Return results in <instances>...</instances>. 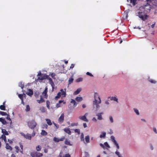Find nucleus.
<instances>
[{"instance_id": "obj_1", "label": "nucleus", "mask_w": 157, "mask_h": 157, "mask_svg": "<svg viewBox=\"0 0 157 157\" xmlns=\"http://www.w3.org/2000/svg\"><path fill=\"white\" fill-rule=\"evenodd\" d=\"M151 8V6L147 3L145 5L140 6L136 14L142 20L145 21L147 19L148 16L144 13L149 12Z\"/></svg>"}, {"instance_id": "obj_2", "label": "nucleus", "mask_w": 157, "mask_h": 157, "mask_svg": "<svg viewBox=\"0 0 157 157\" xmlns=\"http://www.w3.org/2000/svg\"><path fill=\"white\" fill-rule=\"evenodd\" d=\"M110 139L112 142L113 143L114 146L117 148L115 152V154L118 157H123L120 152L118 151V150L120 149V146L118 143L115 139V137L113 136H110Z\"/></svg>"}, {"instance_id": "obj_3", "label": "nucleus", "mask_w": 157, "mask_h": 157, "mask_svg": "<svg viewBox=\"0 0 157 157\" xmlns=\"http://www.w3.org/2000/svg\"><path fill=\"white\" fill-rule=\"evenodd\" d=\"M101 103V100L98 101H93V109L95 110H98L100 107L99 104Z\"/></svg>"}, {"instance_id": "obj_4", "label": "nucleus", "mask_w": 157, "mask_h": 157, "mask_svg": "<svg viewBox=\"0 0 157 157\" xmlns=\"http://www.w3.org/2000/svg\"><path fill=\"white\" fill-rule=\"evenodd\" d=\"M36 123L34 120H33L28 123L29 127L31 129L34 128L36 126Z\"/></svg>"}, {"instance_id": "obj_5", "label": "nucleus", "mask_w": 157, "mask_h": 157, "mask_svg": "<svg viewBox=\"0 0 157 157\" xmlns=\"http://www.w3.org/2000/svg\"><path fill=\"white\" fill-rule=\"evenodd\" d=\"M100 146L103 148L104 149H107L108 150L109 148H110V146L108 143L107 142H105L104 143V144H103L101 143H100Z\"/></svg>"}, {"instance_id": "obj_6", "label": "nucleus", "mask_w": 157, "mask_h": 157, "mask_svg": "<svg viewBox=\"0 0 157 157\" xmlns=\"http://www.w3.org/2000/svg\"><path fill=\"white\" fill-rule=\"evenodd\" d=\"M31 155L33 157H41L43 156V154L37 152H32L31 153Z\"/></svg>"}, {"instance_id": "obj_7", "label": "nucleus", "mask_w": 157, "mask_h": 157, "mask_svg": "<svg viewBox=\"0 0 157 157\" xmlns=\"http://www.w3.org/2000/svg\"><path fill=\"white\" fill-rule=\"evenodd\" d=\"M35 132L34 131H33L32 134V136H34L35 135ZM24 136L25 138L29 140H31L32 137L31 135L29 134H27L26 135H24Z\"/></svg>"}, {"instance_id": "obj_8", "label": "nucleus", "mask_w": 157, "mask_h": 157, "mask_svg": "<svg viewBox=\"0 0 157 157\" xmlns=\"http://www.w3.org/2000/svg\"><path fill=\"white\" fill-rule=\"evenodd\" d=\"M94 101H98L101 100L97 92H95L94 95Z\"/></svg>"}, {"instance_id": "obj_9", "label": "nucleus", "mask_w": 157, "mask_h": 157, "mask_svg": "<svg viewBox=\"0 0 157 157\" xmlns=\"http://www.w3.org/2000/svg\"><path fill=\"white\" fill-rule=\"evenodd\" d=\"M64 113L61 114L60 116L58 119V122L60 123H62L63 122L64 120Z\"/></svg>"}, {"instance_id": "obj_10", "label": "nucleus", "mask_w": 157, "mask_h": 157, "mask_svg": "<svg viewBox=\"0 0 157 157\" xmlns=\"http://www.w3.org/2000/svg\"><path fill=\"white\" fill-rule=\"evenodd\" d=\"M103 114V112L99 113H97L96 116L98 117L97 119L98 120H101L103 119L102 115Z\"/></svg>"}, {"instance_id": "obj_11", "label": "nucleus", "mask_w": 157, "mask_h": 157, "mask_svg": "<svg viewBox=\"0 0 157 157\" xmlns=\"http://www.w3.org/2000/svg\"><path fill=\"white\" fill-rule=\"evenodd\" d=\"M78 118L82 120L87 122H88V120L87 119L86 117L85 116H80Z\"/></svg>"}, {"instance_id": "obj_12", "label": "nucleus", "mask_w": 157, "mask_h": 157, "mask_svg": "<svg viewBox=\"0 0 157 157\" xmlns=\"http://www.w3.org/2000/svg\"><path fill=\"white\" fill-rule=\"evenodd\" d=\"M60 92L61 93V95L63 97H65V95L66 94V89H65L64 90H63V89H61L60 90Z\"/></svg>"}, {"instance_id": "obj_13", "label": "nucleus", "mask_w": 157, "mask_h": 157, "mask_svg": "<svg viewBox=\"0 0 157 157\" xmlns=\"http://www.w3.org/2000/svg\"><path fill=\"white\" fill-rule=\"evenodd\" d=\"M0 121L4 125L6 124H7L6 121L3 117L0 118Z\"/></svg>"}, {"instance_id": "obj_14", "label": "nucleus", "mask_w": 157, "mask_h": 157, "mask_svg": "<svg viewBox=\"0 0 157 157\" xmlns=\"http://www.w3.org/2000/svg\"><path fill=\"white\" fill-rule=\"evenodd\" d=\"M33 92L32 90L30 89H29V90H28V91L26 93V94L30 96H32V95H33Z\"/></svg>"}, {"instance_id": "obj_15", "label": "nucleus", "mask_w": 157, "mask_h": 157, "mask_svg": "<svg viewBox=\"0 0 157 157\" xmlns=\"http://www.w3.org/2000/svg\"><path fill=\"white\" fill-rule=\"evenodd\" d=\"M82 89L81 88H79L77 89L74 92V95H77L81 91Z\"/></svg>"}, {"instance_id": "obj_16", "label": "nucleus", "mask_w": 157, "mask_h": 157, "mask_svg": "<svg viewBox=\"0 0 157 157\" xmlns=\"http://www.w3.org/2000/svg\"><path fill=\"white\" fill-rule=\"evenodd\" d=\"M106 133L105 132H101V134L100 136V137L101 138H105V137Z\"/></svg>"}, {"instance_id": "obj_17", "label": "nucleus", "mask_w": 157, "mask_h": 157, "mask_svg": "<svg viewBox=\"0 0 157 157\" xmlns=\"http://www.w3.org/2000/svg\"><path fill=\"white\" fill-rule=\"evenodd\" d=\"M2 132L3 133V135H8L9 133L5 129H2Z\"/></svg>"}, {"instance_id": "obj_18", "label": "nucleus", "mask_w": 157, "mask_h": 157, "mask_svg": "<svg viewBox=\"0 0 157 157\" xmlns=\"http://www.w3.org/2000/svg\"><path fill=\"white\" fill-rule=\"evenodd\" d=\"M40 100H37V101L39 103H42L44 101V100L42 95L40 96Z\"/></svg>"}, {"instance_id": "obj_19", "label": "nucleus", "mask_w": 157, "mask_h": 157, "mask_svg": "<svg viewBox=\"0 0 157 157\" xmlns=\"http://www.w3.org/2000/svg\"><path fill=\"white\" fill-rule=\"evenodd\" d=\"M110 100L111 101H116L117 103L118 102V98L114 96H112L110 98Z\"/></svg>"}, {"instance_id": "obj_20", "label": "nucleus", "mask_w": 157, "mask_h": 157, "mask_svg": "<svg viewBox=\"0 0 157 157\" xmlns=\"http://www.w3.org/2000/svg\"><path fill=\"white\" fill-rule=\"evenodd\" d=\"M65 144L66 145L71 146V144L70 143V141L68 139H66L65 141Z\"/></svg>"}, {"instance_id": "obj_21", "label": "nucleus", "mask_w": 157, "mask_h": 157, "mask_svg": "<svg viewBox=\"0 0 157 157\" xmlns=\"http://www.w3.org/2000/svg\"><path fill=\"white\" fill-rule=\"evenodd\" d=\"M74 80V79L73 78V76H71L70 78L68 80V85L72 83Z\"/></svg>"}, {"instance_id": "obj_22", "label": "nucleus", "mask_w": 157, "mask_h": 157, "mask_svg": "<svg viewBox=\"0 0 157 157\" xmlns=\"http://www.w3.org/2000/svg\"><path fill=\"white\" fill-rule=\"evenodd\" d=\"M46 77L44 75L43 76H40L37 79V80L38 81V80H42L44 79H45L46 78Z\"/></svg>"}, {"instance_id": "obj_23", "label": "nucleus", "mask_w": 157, "mask_h": 157, "mask_svg": "<svg viewBox=\"0 0 157 157\" xmlns=\"http://www.w3.org/2000/svg\"><path fill=\"white\" fill-rule=\"evenodd\" d=\"M6 148L7 149H9L10 150H12V148L10 146L8 143H6Z\"/></svg>"}, {"instance_id": "obj_24", "label": "nucleus", "mask_w": 157, "mask_h": 157, "mask_svg": "<svg viewBox=\"0 0 157 157\" xmlns=\"http://www.w3.org/2000/svg\"><path fill=\"white\" fill-rule=\"evenodd\" d=\"M109 119L110 123L111 124L113 123L114 122V120L113 117L111 116H109Z\"/></svg>"}, {"instance_id": "obj_25", "label": "nucleus", "mask_w": 157, "mask_h": 157, "mask_svg": "<svg viewBox=\"0 0 157 157\" xmlns=\"http://www.w3.org/2000/svg\"><path fill=\"white\" fill-rule=\"evenodd\" d=\"M41 135H42L43 136H46L47 135L48 133H47V132L46 131H45L44 130H43L41 131Z\"/></svg>"}, {"instance_id": "obj_26", "label": "nucleus", "mask_w": 157, "mask_h": 157, "mask_svg": "<svg viewBox=\"0 0 157 157\" xmlns=\"http://www.w3.org/2000/svg\"><path fill=\"white\" fill-rule=\"evenodd\" d=\"M64 130L65 132L69 134L71 133V131L68 128H65L64 129Z\"/></svg>"}, {"instance_id": "obj_27", "label": "nucleus", "mask_w": 157, "mask_h": 157, "mask_svg": "<svg viewBox=\"0 0 157 157\" xmlns=\"http://www.w3.org/2000/svg\"><path fill=\"white\" fill-rule=\"evenodd\" d=\"M85 140L87 143H89L90 142V137L89 136H86L85 137Z\"/></svg>"}, {"instance_id": "obj_28", "label": "nucleus", "mask_w": 157, "mask_h": 157, "mask_svg": "<svg viewBox=\"0 0 157 157\" xmlns=\"http://www.w3.org/2000/svg\"><path fill=\"white\" fill-rule=\"evenodd\" d=\"M61 93L60 92H59L57 94V95L55 97V99L56 100H57L59 98L60 96H61Z\"/></svg>"}, {"instance_id": "obj_29", "label": "nucleus", "mask_w": 157, "mask_h": 157, "mask_svg": "<svg viewBox=\"0 0 157 157\" xmlns=\"http://www.w3.org/2000/svg\"><path fill=\"white\" fill-rule=\"evenodd\" d=\"M148 81L152 83L155 84L156 82V81L153 79L150 78H148Z\"/></svg>"}, {"instance_id": "obj_30", "label": "nucleus", "mask_w": 157, "mask_h": 157, "mask_svg": "<svg viewBox=\"0 0 157 157\" xmlns=\"http://www.w3.org/2000/svg\"><path fill=\"white\" fill-rule=\"evenodd\" d=\"M82 100V97H77L75 98V100L78 101H81Z\"/></svg>"}, {"instance_id": "obj_31", "label": "nucleus", "mask_w": 157, "mask_h": 157, "mask_svg": "<svg viewBox=\"0 0 157 157\" xmlns=\"http://www.w3.org/2000/svg\"><path fill=\"white\" fill-rule=\"evenodd\" d=\"M40 110L42 112L44 113L45 111V109L44 107L41 106L40 108Z\"/></svg>"}, {"instance_id": "obj_32", "label": "nucleus", "mask_w": 157, "mask_h": 157, "mask_svg": "<svg viewBox=\"0 0 157 157\" xmlns=\"http://www.w3.org/2000/svg\"><path fill=\"white\" fill-rule=\"evenodd\" d=\"M71 103L73 104L75 106L77 104V103L73 99H71Z\"/></svg>"}, {"instance_id": "obj_33", "label": "nucleus", "mask_w": 157, "mask_h": 157, "mask_svg": "<svg viewBox=\"0 0 157 157\" xmlns=\"http://www.w3.org/2000/svg\"><path fill=\"white\" fill-rule=\"evenodd\" d=\"M18 86L21 87L22 89H23L24 87V84L22 82H20L19 83Z\"/></svg>"}, {"instance_id": "obj_34", "label": "nucleus", "mask_w": 157, "mask_h": 157, "mask_svg": "<svg viewBox=\"0 0 157 157\" xmlns=\"http://www.w3.org/2000/svg\"><path fill=\"white\" fill-rule=\"evenodd\" d=\"M133 110L136 115H140L139 111L136 108H134Z\"/></svg>"}, {"instance_id": "obj_35", "label": "nucleus", "mask_w": 157, "mask_h": 157, "mask_svg": "<svg viewBox=\"0 0 157 157\" xmlns=\"http://www.w3.org/2000/svg\"><path fill=\"white\" fill-rule=\"evenodd\" d=\"M46 121L47 122V124L49 125H52V123L51 122V121L49 119H46Z\"/></svg>"}, {"instance_id": "obj_36", "label": "nucleus", "mask_w": 157, "mask_h": 157, "mask_svg": "<svg viewBox=\"0 0 157 157\" xmlns=\"http://www.w3.org/2000/svg\"><path fill=\"white\" fill-rule=\"evenodd\" d=\"M41 149V147L40 145H38L36 146V149L37 151H40Z\"/></svg>"}, {"instance_id": "obj_37", "label": "nucleus", "mask_w": 157, "mask_h": 157, "mask_svg": "<svg viewBox=\"0 0 157 157\" xmlns=\"http://www.w3.org/2000/svg\"><path fill=\"white\" fill-rule=\"evenodd\" d=\"M80 139L81 141H84V134L83 133H81L80 136Z\"/></svg>"}, {"instance_id": "obj_38", "label": "nucleus", "mask_w": 157, "mask_h": 157, "mask_svg": "<svg viewBox=\"0 0 157 157\" xmlns=\"http://www.w3.org/2000/svg\"><path fill=\"white\" fill-rule=\"evenodd\" d=\"M0 109L2 110H6L5 105H1L0 106Z\"/></svg>"}, {"instance_id": "obj_39", "label": "nucleus", "mask_w": 157, "mask_h": 157, "mask_svg": "<svg viewBox=\"0 0 157 157\" xmlns=\"http://www.w3.org/2000/svg\"><path fill=\"white\" fill-rule=\"evenodd\" d=\"M83 78H79L76 80V82H78L82 81Z\"/></svg>"}, {"instance_id": "obj_40", "label": "nucleus", "mask_w": 157, "mask_h": 157, "mask_svg": "<svg viewBox=\"0 0 157 157\" xmlns=\"http://www.w3.org/2000/svg\"><path fill=\"white\" fill-rule=\"evenodd\" d=\"M30 110V108L29 105H27L26 106V108L25 109V110L26 112H28Z\"/></svg>"}, {"instance_id": "obj_41", "label": "nucleus", "mask_w": 157, "mask_h": 157, "mask_svg": "<svg viewBox=\"0 0 157 157\" xmlns=\"http://www.w3.org/2000/svg\"><path fill=\"white\" fill-rule=\"evenodd\" d=\"M53 140L54 141L56 142H59V139L57 138H56V137H54Z\"/></svg>"}, {"instance_id": "obj_42", "label": "nucleus", "mask_w": 157, "mask_h": 157, "mask_svg": "<svg viewBox=\"0 0 157 157\" xmlns=\"http://www.w3.org/2000/svg\"><path fill=\"white\" fill-rule=\"evenodd\" d=\"M42 95L43 96L45 97L46 98L48 95H47V92L45 91H44L42 93Z\"/></svg>"}, {"instance_id": "obj_43", "label": "nucleus", "mask_w": 157, "mask_h": 157, "mask_svg": "<svg viewBox=\"0 0 157 157\" xmlns=\"http://www.w3.org/2000/svg\"><path fill=\"white\" fill-rule=\"evenodd\" d=\"M0 114L2 116H5L6 115H7V114L5 112L2 111H0Z\"/></svg>"}, {"instance_id": "obj_44", "label": "nucleus", "mask_w": 157, "mask_h": 157, "mask_svg": "<svg viewBox=\"0 0 157 157\" xmlns=\"http://www.w3.org/2000/svg\"><path fill=\"white\" fill-rule=\"evenodd\" d=\"M149 147H150V149L151 150H153L154 149V147L152 145V144H149Z\"/></svg>"}, {"instance_id": "obj_45", "label": "nucleus", "mask_w": 157, "mask_h": 157, "mask_svg": "<svg viewBox=\"0 0 157 157\" xmlns=\"http://www.w3.org/2000/svg\"><path fill=\"white\" fill-rule=\"evenodd\" d=\"M1 138L2 140H6V136L4 135H2Z\"/></svg>"}, {"instance_id": "obj_46", "label": "nucleus", "mask_w": 157, "mask_h": 157, "mask_svg": "<svg viewBox=\"0 0 157 157\" xmlns=\"http://www.w3.org/2000/svg\"><path fill=\"white\" fill-rule=\"evenodd\" d=\"M85 155V157H90V155L89 153L87 152H84Z\"/></svg>"}, {"instance_id": "obj_47", "label": "nucleus", "mask_w": 157, "mask_h": 157, "mask_svg": "<svg viewBox=\"0 0 157 157\" xmlns=\"http://www.w3.org/2000/svg\"><path fill=\"white\" fill-rule=\"evenodd\" d=\"M75 132H77L78 134H80V131L79 129H76L75 130Z\"/></svg>"}, {"instance_id": "obj_48", "label": "nucleus", "mask_w": 157, "mask_h": 157, "mask_svg": "<svg viewBox=\"0 0 157 157\" xmlns=\"http://www.w3.org/2000/svg\"><path fill=\"white\" fill-rule=\"evenodd\" d=\"M6 115H7V116L6 117V119L7 120H9V121H11V122H10V124H11L12 123V121H11V119L10 118V117L9 115H8V114H7Z\"/></svg>"}, {"instance_id": "obj_49", "label": "nucleus", "mask_w": 157, "mask_h": 157, "mask_svg": "<svg viewBox=\"0 0 157 157\" xmlns=\"http://www.w3.org/2000/svg\"><path fill=\"white\" fill-rule=\"evenodd\" d=\"M137 0H132L131 3H132L133 5H135L136 3Z\"/></svg>"}, {"instance_id": "obj_50", "label": "nucleus", "mask_w": 157, "mask_h": 157, "mask_svg": "<svg viewBox=\"0 0 157 157\" xmlns=\"http://www.w3.org/2000/svg\"><path fill=\"white\" fill-rule=\"evenodd\" d=\"M46 104H47V108L48 109H50V106H49V102L48 101H46Z\"/></svg>"}, {"instance_id": "obj_51", "label": "nucleus", "mask_w": 157, "mask_h": 157, "mask_svg": "<svg viewBox=\"0 0 157 157\" xmlns=\"http://www.w3.org/2000/svg\"><path fill=\"white\" fill-rule=\"evenodd\" d=\"M18 96L21 100H22V99H23V97L22 94H19Z\"/></svg>"}, {"instance_id": "obj_52", "label": "nucleus", "mask_w": 157, "mask_h": 157, "mask_svg": "<svg viewBox=\"0 0 157 157\" xmlns=\"http://www.w3.org/2000/svg\"><path fill=\"white\" fill-rule=\"evenodd\" d=\"M15 148L16 149V152L18 153V152L19 150V147L18 146H16L15 147Z\"/></svg>"}, {"instance_id": "obj_53", "label": "nucleus", "mask_w": 157, "mask_h": 157, "mask_svg": "<svg viewBox=\"0 0 157 157\" xmlns=\"http://www.w3.org/2000/svg\"><path fill=\"white\" fill-rule=\"evenodd\" d=\"M39 94V93L38 92H35L34 93L35 96L36 98H37L38 97Z\"/></svg>"}, {"instance_id": "obj_54", "label": "nucleus", "mask_w": 157, "mask_h": 157, "mask_svg": "<svg viewBox=\"0 0 157 157\" xmlns=\"http://www.w3.org/2000/svg\"><path fill=\"white\" fill-rule=\"evenodd\" d=\"M48 126L47 124H45L43 125L42 128H47Z\"/></svg>"}, {"instance_id": "obj_55", "label": "nucleus", "mask_w": 157, "mask_h": 157, "mask_svg": "<svg viewBox=\"0 0 157 157\" xmlns=\"http://www.w3.org/2000/svg\"><path fill=\"white\" fill-rule=\"evenodd\" d=\"M53 124L56 127V128H59V125H58V124H56L54 122L53 123Z\"/></svg>"}, {"instance_id": "obj_56", "label": "nucleus", "mask_w": 157, "mask_h": 157, "mask_svg": "<svg viewBox=\"0 0 157 157\" xmlns=\"http://www.w3.org/2000/svg\"><path fill=\"white\" fill-rule=\"evenodd\" d=\"M86 75H88L90 76L91 77H93V75L90 73L89 72H87L86 73Z\"/></svg>"}, {"instance_id": "obj_57", "label": "nucleus", "mask_w": 157, "mask_h": 157, "mask_svg": "<svg viewBox=\"0 0 157 157\" xmlns=\"http://www.w3.org/2000/svg\"><path fill=\"white\" fill-rule=\"evenodd\" d=\"M153 130L156 134L157 133V131L155 127H154L153 128Z\"/></svg>"}, {"instance_id": "obj_58", "label": "nucleus", "mask_w": 157, "mask_h": 157, "mask_svg": "<svg viewBox=\"0 0 157 157\" xmlns=\"http://www.w3.org/2000/svg\"><path fill=\"white\" fill-rule=\"evenodd\" d=\"M63 157H71V156L69 154H67L63 156Z\"/></svg>"}, {"instance_id": "obj_59", "label": "nucleus", "mask_w": 157, "mask_h": 157, "mask_svg": "<svg viewBox=\"0 0 157 157\" xmlns=\"http://www.w3.org/2000/svg\"><path fill=\"white\" fill-rule=\"evenodd\" d=\"M49 83L51 85V86L53 87V86L54 85V83L53 82L52 80L49 82Z\"/></svg>"}, {"instance_id": "obj_60", "label": "nucleus", "mask_w": 157, "mask_h": 157, "mask_svg": "<svg viewBox=\"0 0 157 157\" xmlns=\"http://www.w3.org/2000/svg\"><path fill=\"white\" fill-rule=\"evenodd\" d=\"M64 139H65V137L64 136H63V137H61L60 139H59V141H63L64 140Z\"/></svg>"}, {"instance_id": "obj_61", "label": "nucleus", "mask_w": 157, "mask_h": 157, "mask_svg": "<svg viewBox=\"0 0 157 157\" xmlns=\"http://www.w3.org/2000/svg\"><path fill=\"white\" fill-rule=\"evenodd\" d=\"M78 125L77 124L75 123H72L71 124V126H77Z\"/></svg>"}, {"instance_id": "obj_62", "label": "nucleus", "mask_w": 157, "mask_h": 157, "mask_svg": "<svg viewBox=\"0 0 157 157\" xmlns=\"http://www.w3.org/2000/svg\"><path fill=\"white\" fill-rule=\"evenodd\" d=\"M74 66H75V65L74 64H71V66L70 67L69 69H73L74 68Z\"/></svg>"}, {"instance_id": "obj_63", "label": "nucleus", "mask_w": 157, "mask_h": 157, "mask_svg": "<svg viewBox=\"0 0 157 157\" xmlns=\"http://www.w3.org/2000/svg\"><path fill=\"white\" fill-rule=\"evenodd\" d=\"M105 104L106 105H109V102L108 100H106L105 101Z\"/></svg>"}, {"instance_id": "obj_64", "label": "nucleus", "mask_w": 157, "mask_h": 157, "mask_svg": "<svg viewBox=\"0 0 157 157\" xmlns=\"http://www.w3.org/2000/svg\"><path fill=\"white\" fill-rule=\"evenodd\" d=\"M60 107V104L59 103H57L56 105V107L57 108H58Z\"/></svg>"}]
</instances>
